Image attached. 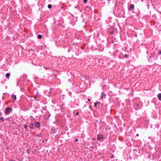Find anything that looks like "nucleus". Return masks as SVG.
<instances>
[{
	"label": "nucleus",
	"instance_id": "obj_13",
	"mask_svg": "<svg viewBox=\"0 0 161 161\" xmlns=\"http://www.w3.org/2000/svg\"><path fill=\"white\" fill-rule=\"evenodd\" d=\"M42 36L41 35H38L37 36V38L39 39H41L42 38Z\"/></svg>",
	"mask_w": 161,
	"mask_h": 161
},
{
	"label": "nucleus",
	"instance_id": "obj_5",
	"mask_svg": "<svg viewBox=\"0 0 161 161\" xmlns=\"http://www.w3.org/2000/svg\"><path fill=\"white\" fill-rule=\"evenodd\" d=\"M11 98L12 99H13L14 101H15L16 99V95H14V94H13L11 95Z\"/></svg>",
	"mask_w": 161,
	"mask_h": 161
},
{
	"label": "nucleus",
	"instance_id": "obj_15",
	"mask_svg": "<svg viewBox=\"0 0 161 161\" xmlns=\"http://www.w3.org/2000/svg\"><path fill=\"white\" fill-rule=\"evenodd\" d=\"M106 95L104 94L103 92H102L101 93V98H103V96H105Z\"/></svg>",
	"mask_w": 161,
	"mask_h": 161
},
{
	"label": "nucleus",
	"instance_id": "obj_7",
	"mask_svg": "<svg viewBox=\"0 0 161 161\" xmlns=\"http://www.w3.org/2000/svg\"><path fill=\"white\" fill-rule=\"evenodd\" d=\"M30 127L32 129H34L33 123H31L30 125Z\"/></svg>",
	"mask_w": 161,
	"mask_h": 161
},
{
	"label": "nucleus",
	"instance_id": "obj_35",
	"mask_svg": "<svg viewBox=\"0 0 161 161\" xmlns=\"http://www.w3.org/2000/svg\"><path fill=\"white\" fill-rule=\"evenodd\" d=\"M38 136H40V135H39V134H38Z\"/></svg>",
	"mask_w": 161,
	"mask_h": 161
},
{
	"label": "nucleus",
	"instance_id": "obj_24",
	"mask_svg": "<svg viewBox=\"0 0 161 161\" xmlns=\"http://www.w3.org/2000/svg\"><path fill=\"white\" fill-rule=\"evenodd\" d=\"M103 138V135H101V140H102Z\"/></svg>",
	"mask_w": 161,
	"mask_h": 161
},
{
	"label": "nucleus",
	"instance_id": "obj_31",
	"mask_svg": "<svg viewBox=\"0 0 161 161\" xmlns=\"http://www.w3.org/2000/svg\"><path fill=\"white\" fill-rule=\"evenodd\" d=\"M44 68H45V69H47V68H46V67H44Z\"/></svg>",
	"mask_w": 161,
	"mask_h": 161
},
{
	"label": "nucleus",
	"instance_id": "obj_4",
	"mask_svg": "<svg viewBox=\"0 0 161 161\" xmlns=\"http://www.w3.org/2000/svg\"><path fill=\"white\" fill-rule=\"evenodd\" d=\"M51 132L53 134H55L56 132V130L54 127H52L51 129Z\"/></svg>",
	"mask_w": 161,
	"mask_h": 161
},
{
	"label": "nucleus",
	"instance_id": "obj_26",
	"mask_svg": "<svg viewBox=\"0 0 161 161\" xmlns=\"http://www.w3.org/2000/svg\"><path fill=\"white\" fill-rule=\"evenodd\" d=\"M87 100L88 101H91V100L89 98H88L87 99Z\"/></svg>",
	"mask_w": 161,
	"mask_h": 161
},
{
	"label": "nucleus",
	"instance_id": "obj_33",
	"mask_svg": "<svg viewBox=\"0 0 161 161\" xmlns=\"http://www.w3.org/2000/svg\"><path fill=\"white\" fill-rule=\"evenodd\" d=\"M69 93L70 94H71V93H70V92H69Z\"/></svg>",
	"mask_w": 161,
	"mask_h": 161
},
{
	"label": "nucleus",
	"instance_id": "obj_14",
	"mask_svg": "<svg viewBox=\"0 0 161 161\" xmlns=\"http://www.w3.org/2000/svg\"><path fill=\"white\" fill-rule=\"evenodd\" d=\"M97 139L98 140H101V134H100L98 135Z\"/></svg>",
	"mask_w": 161,
	"mask_h": 161
},
{
	"label": "nucleus",
	"instance_id": "obj_28",
	"mask_svg": "<svg viewBox=\"0 0 161 161\" xmlns=\"http://www.w3.org/2000/svg\"><path fill=\"white\" fill-rule=\"evenodd\" d=\"M2 115V114L0 112V115Z\"/></svg>",
	"mask_w": 161,
	"mask_h": 161
},
{
	"label": "nucleus",
	"instance_id": "obj_18",
	"mask_svg": "<svg viewBox=\"0 0 161 161\" xmlns=\"http://www.w3.org/2000/svg\"><path fill=\"white\" fill-rule=\"evenodd\" d=\"M0 119L1 120L2 122H3L4 121V118L3 117H2L0 118Z\"/></svg>",
	"mask_w": 161,
	"mask_h": 161
},
{
	"label": "nucleus",
	"instance_id": "obj_32",
	"mask_svg": "<svg viewBox=\"0 0 161 161\" xmlns=\"http://www.w3.org/2000/svg\"><path fill=\"white\" fill-rule=\"evenodd\" d=\"M69 93L70 94H71V93H70V92H69Z\"/></svg>",
	"mask_w": 161,
	"mask_h": 161
},
{
	"label": "nucleus",
	"instance_id": "obj_10",
	"mask_svg": "<svg viewBox=\"0 0 161 161\" xmlns=\"http://www.w3.org/2000/svg\"><path fill=\"white\" fill-rule=\"evenodd\" d=\"M158 99L161 101V93H159L158 95Z\"/></svg>",
	"mask_w": 161,
	"mask_h": 161
},
{
	"label": "nucleus",
	"instance_id": "obj_16",
	"mask_svg": "<svg viewBox=\"0 0 161 161\" xmlns=\"http://www.w3.org/2000/svg\"><path fill=\"white\" fill-rule=\"evenodd\" d=\"M83 78L86 79H87V80H88L89 79V77L88 76H85V77H83Z\"/></svg>",
	"mask_w": 161,
	"mask_h": 161
},
{
	"label": "nucleus",
	"instance_id": "obj_29",
	"mask_svg": "<svg viewBox=\"0 0 161 161\" xmlns=\"http://www.w3.org/2000/svg\"><path fill=\"white\" fill-rule=\"evenodd\" d=\"M138 135H138V134H137L136 135V136H138Z\"/></svg>",
	"mask_w": 161,
	"mask_h": 161
},
{
	"label": "nucleus",
	"instance_id": "obj_8",
	"mask_svg": "<svg viewBox=\"0 0 161 161\" xmlns=\"http://www.w3.org/2000/svg\"><path fill=\"white\" fill-rule=\"evenodd\" d=\"M10 74L9 73H6V78H7L8 79H9V78L10 76Z\"/></svg>",
	"mask_w": 161,
	"mask_h": 161
},
{
	"label": "nucleus",
	"instance_id": "obj_3",
	"mask_svg": "<svg viewBox=\"0 0 161 161\" xmlns=\"http://www.w3.org/2000/svg\"><path fill=\"white\" fill-rule=\"evenodd\" d=\"M34 125L36 127L39 128L41 126V124L38 122H35L34 123Z\"/></svg>",
	"mask_w": 161,
	"mask_h": 161
},
{
	"label": "nucleus",
	"instance_id": "obj_17",
	"mask_svg": "<svg viewBox=\"0 0 161 161\" xmlns=\"http://www.w3.org/2000/svg\"><path fill=\"white\" fill-rule=\"evenodd\" d=\"M52 7V6L51 4H49L48 5V8L49 9H50Z\"/></svg>",
	"mask_w": 161,
	"mask_h": 161
},
{
	"label": "nucleus",
	"instance_id": "obj_6",
	"mask_svg": "<svg viewBox=\"0 0 161 161\" xmlns=\"http://www.w3.org/2000/svg\"><path fill=\"white\" fill-rule=\"evenodd\" d=\"M154 54H153V55L150 56L149 58L148 59L149 61H151L152 59H153L154 58Z\"/></svg>",
	"mask_w": 161,
	"mask_h": 161
},
{
	"label": "nucleus",
	"instance_id": "obj_27",
	"mask_svg": "<svg viewBox=\"0 0 161 161\" xmlns=\"http://www.w3.org/2000/svg\"><path fill=\"white\" fill-rule=\"evenodd\" d=\"M113 157H114V156H112L111 157H110V158H113Z\"/></svg>",
	"mask_w": 161,
	"mask_h": 161
},
{
	"label": "nucleus",
	"instance_id": "obj_20",
	"mask_svg": "<svg viewBox=\"0 0 161 161\" xmlns=\"http://www.w3.org/2000/svg\"><path fill=\"white\" fill-rule=\"evenodd\" d=\"M78 139L77 138H76L75 139V141L76 142H78Z\"/></svg>",
	"mask_w": 161,
	"mask_h": 161
},
{
	"label": "nucleus",
	"instance_id": "obj_12",
	"mask_svg": "<svg viewBox=\"0 0 161 161\" xmlns=\"http://www.w3.org/2000/svg\"><path fill=\"white\" fill-rule=\"evenodd\" d=\"M24 128H25V130L26 131H28V129H27V125H24Z\"/></svg>",
	"mask_w": 161,
	"mask_h": 161
},
{
	"label": "nucleus",
	"instance_id": "obj_11",
	"mask_svg": "<svg viewBox=\"0 0 161 161\" xmlns=\"http://www.w3.org/2000/svg\"><path fill=\"white\" fill-rule=\"evenodd\" d=\"M134 7V5L133 4H131L130 5V9H133Z\"/></svg>",
	"mask_w": 161,
	"mask_h": 161
},
{
	"label": "nucleus",
	"instance_id": "obj_22",
	"mask_svg": "<svg viewBox=\"0 0 161 161\" xmlns=\"http://www.w3.org/2000/svg\"><path fill=\"white\" fill-rule=\"evenodd\" d=\"M158 54H159V55H160L161 54V51H160L158 53Z\"/></svg>",
	"mask_w": 161,
	"mask_h": 161
},
{
	"label": "nucleus",
	"instance_id": "obj_1",
	"mask_svg": "<svg viewBox=\"0 0 161 161\" xmlns=\"http://www.w3.org/2000/svg\"><path fill=\"white\" fill-rule=\"evenodd\" d=\"M114 14L118 17H121L124 15V11H114Z\"/></svg>",
	"mask_w": 161,
	"mask_h": 161
},
{
	"label": "nucleus",
	"instance_id": "obj_25",
	"mask_svg": "<svg viewBox=\"0 0 161 161\" xmlns=\"http://www.w3.org/2000/svg\"><path fill=\"white\" fill-rule=\"evenodd\" d=\"M78 114H79V112H77V113H76L75 114L76 115H78Z\"/></svg>",
	"mask_w": 161,
	"mask_h": 161
},
{
	"label": "nucleus",
	"instance_id": "obj_9",
	"mask_svg": "<svg viewBox=\"0 0 161 161\" xmlns=\"http://www.w3.org/2000/svg\"><path fill=\"white\" fill-rule=\"evenodd\" d=\"M100 104V103L99 102H97L95 103L94 106L95 107H97V105H98V106H99Z\"/></svg>",
	"mask_w": 161,
	"mask_h": 161
},
{
	"label": "nucleus",
	"instance_id": "obj_30",
	"mask_svg": "<svg viewBox=\"0 0 161 161\" xmlns=\"http://www.w3.org/2000/svg\"><path fill=\"white\" fill-rule=\"evenodd\" d=\"M113 33V32H111L110 33H111V34H112Z\"/></svg>",
	"mask_w": 161,
	"mask_h": 161
},
{
	"label": "nucleus",
	"instance_id": "obj_19",
	"mask_svg": "<svg viewBox=\"0 0 161 161\" xmlns=\"http://www.w3.org/2000/svg\"><path fill=\"white\" fill-rule=\"evenodd\" d=\"M124 56L125 58H127L128 57V55L127 54H125Z\"/></svg>",
	"mask_w": 161,
	"mask_h": 161
},
{
	"label": "nucleus",
	"instance_id": "obj_21",
	"mask_svg": "<svg viewBox=\"0 0 161 161\" xmlns=\"http://www.w3.org/2000/svg\"><path fill=\"white\" fill-rule=\"evenodd\" d=\"M87 1V0H84V3H85Z\"/></svg>",
	"mask_w": 161,
	"mask_h": 161
},
{
	"label": "nucleus",
	"instance_id": "obj_2",
	"mask_svg": "<svg viewBox=\"0 0 161 161\" xmlns=\"http://www.w3.org/2000/svg\"><path fill=\"white\" fill-rule=\"evenodd\" d=\"M12 110V108L10 107H7L6 108L5 111V114H9Z\"/></svg>",
	"mask_w": 161,
	"mask_h": 161
},
{
	"label": "nucleus",
	"instance_id": "obj_23",
	"mask_svg": "<svg viewBox=\"0 0 161 161\" xmlns=\"http://www.w3.org/2000/svg\"><path fill=\"white\" fill-rule=\"evenodd\" d=\"M27 152L28 154H29L30 153V151L29 150H27Z\"/></svg>",
	"mask_w": 161,
	"mask_h": 161
},
{
	"label": "nucleus",
	"instance_id": "obj_34",
	"mask_svg": "<svg viewBox=\"0 0 161 161\" xmlns=\"http://www.w3.org/2000/svg\"><path fill=\"white\" fill-rule=\"evenodd\" d=\"M38 136H40V135H39V134H38Z\"/></svg>",
	"mask_w": 161,
	"mask_h": 161
}]
</instances>
